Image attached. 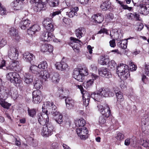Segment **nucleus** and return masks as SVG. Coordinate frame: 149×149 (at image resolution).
<instances>
[{
    "instance_id": "nucleus-1",
    "label": "nucleus",
    "mask_w": 149,
    "mask_h": 149,
    "mask_svg": "<svg viewBox=\"0 0 149 149\" xmlns=\"http://www.w3.org/2000/svg\"><path fill=\"white\" fill-rule=\"evenodd\" d=\"M88 72L86 67L84 65L79 66L75 68L73 72V77L79 82H83L85 77L88 75Z\"/></svg>"
},
{
    "instance_id": "nucleus-2",
    "label": "nucleus",
    "mask_w": 149,
    "mask_h": 149,
    "mask_svg": "<svg viewBox=\"0 0 149 149\" xmlns=\"http://www.w3.org/2000/svg\"><path fill=\"white\" fill-rule=\"evenodd\" d=\"M128 65L124 64H120L117 67V72L120 78L123 79H126L130 76Z\"/></svg>"
},
{
    "instance_id": "nucleus-3",
    "label": "nucleus",
    "mask_w": 149,
    "mask_h": 149,
    "mask_svg": "<svg viewBox=\"0 0 149 149\" xmlns=\"http://www.w3.org/2000/svg\"><path fill=\"white\" fill-rule=\"evenodd\" d=\"M43 114L39 113L37 114L36 119L41 125H45L49 123V117L48 114V110L43 108L42 110Z\"/></svg>"
},
{
    "instance_id": "nucleus-4",
    "label": "nucleus",
    "mask_w": 149,
    "mask_h": 149,
    "mask_svg": "<svg viewBox=\"0 0 149 149\" xmlns=\"http://www.w3.org/2000/svg\"><path fill=\"white\" fill-rule=\"evenodd\" d=\"M97 107L98 110L104 117L107 118L111 115V110L107 104L102 103V104H98Z\"/></svg>"
},
{
    "instance_id": "nucleus-5",
    "label": "nucleus",
    "mask_w": 149,
    "mask_h": 149,
    "mask_svg": "<svg viewBox=\"0 0 149 149\" xmlns=\"http://www.w3.org/2000/svg\"><path fill=\"white\" fill-rule=\"evenodd\" d=\"M51 108L52 111L50 109L49 112L54 116L55 121L58 124H61L63 121L62 115L57 110V107L56 105L52 107Z\"/></svg>"
},
{
    "instance_id": "nucleus-6",
    "label": "nucleus",
    "mask_w": 149,
    "mask_h": 149,
    "mask_svg": "<svg viewBox=\"0 0 149 149\" xmlns=\"http://www.w3.org/2000/svg\"><path fill=\"white\" fill-rule=\"evenodd\" d=\"M44 126L41 130V134L45 137H48L51 136L53 131V126L50 123Z\"/></svg>"
},
{
    "instance_id": "nucleus-7",
    "label": "nucleus",
    "mask_w": 149,
    "mask_h": 149,
    "mask_svg": "<svg viewBox=\"0 0 149 149\" xmlns=\"http://www.w3.org/2000/svg\"><path fill=\"white\" fill-rule=\"evenodd\" d=\"M6 77L8 80L13 84H17L20 82L19 76L16 72H9L6 75Z\"/></svg>"
},
{
    "instance_id": "nucleus-8",
    "label": "nucleus",
    "mask_w": 149,
    "mask_h": 149,
    "mask_svg": "<svg viewBox=\"0 0 149 149\" xmlns=\"http://www.w3.org/2000/svg\"><path fill=\"white\" fill-rule=\"evenodd\" d=\"M32 101L34 103H39L42 101V98L41 92L38 90L34 91L32 93Z\"/></svg>"
},
{
    "instance_id": "nucleus-9",
    "label": "nucleus",
    "mask_w": 149,
    "mask_h": 149,
    "mask_svg": "<svg viewBox=\"0 0 149 149\" xmlns=\"http://www.w3.org/2000/svg\"><path fill=\"white\" fill-rule=\"evenodd\" d=\"M19 54L18 50L14 47H10L8 51V57L12 60H16Z\"/></svg>"
},
{
    "instance_id": "nucleus-10",
    "label": "nucleus",
    "mask_w": 149,
    "mask_h": 149,
    "mask_svg": "<svg viewBox=\"0 0 149 149\" xmlns=\"http://www.w3.org/2000/svg\"><path fill=\"white\" fill-rule=\"evenodd\" d=\"M79 8L77 7H74L66 8L65 11L66 12V15L69 17L72 18L75 15L77 16V12Z\"/></svg>"
},
{
    "instance_id": "nucleus-11",
    "label": "nucleus",
    "mask_w": 149,
    "mask_h": 149,
    "mask_svg": "<svg viewBox=\"0 0 149 149\" xmlns=\"http://www.w3.org/2000/svg\"><path fill=\"white\" fill-rule=\"evenodd\" d=\"M70 39L71 41H73V43H71V42H70V45L72 47L74 51L76 52H79V47L77 46V43H78L79 45H80L79 43L81 41L79 40L78 39L76 38L71 37L70 38Z\"/></svg>"
},
{
    "instance_id": "nucleus-12",
    "label": "nucleus",
    "mask_w": 149,
    "mask_h": 149,
    "mask_svg": "<svg viewBox=\"0 0 149 149\" xmlns=\"http://www.w3.org/2000/svg\"><path fill=\"white\" fill-rule=\"evenodd\" d=\"M140 13L144 15H147L149 13V4L144 3L139 6Z\"/></svg>"
},
{
    "instance_id": "nucleus-13",
    "label": "nucleus",
    "mask_w": 149,
    "mask_h": 149,
    "mask_svg": "<svg viewBox=\"0 0 149 149\" xmlns=\"http://www.w3.org/2000/svg\"><path fill=\"white\" fill-rule=\"evenodd\" d=\"M76 132L77 135L82 139L85 138V136L88 133L87 129L84 127L77 128Z\"/></svg>"
},
{
    "instance_id": "nucleus-14",
    "label": "nucleus",
    "mask_w": 149,
    "mask_h": 149,
    "mask_svg": "<svg viewBox=\"0 0 149 149\" xmlns=\"http://www.w3.org/2000/svg\"><path fill=\"white\" fill-rule=\"evenodd\" d=\"M42 1L43 0H40L35 3L34 7V10L35 11H40L42 10H44L45 9V7L46 6L45 3Z\"/></svg>"
},
{
    "instance_id": "nucleus-15",
    "label": "nucleus",
    "mask_w": 149,
    "mask_h": 149,
    "mask_svg": "<svg viewBox=\"0 0 149 149\" xmlns=\"http://www.w3.org/2000/svg\"><path fill=\"white\" fill-rule=\"evenodd\" d=\"M99 90V93L103 97L113 96L114 95V93H113V91L111 92L108 88L104 89V88H101Z\"/></svg>"
},
{
    "instance_id": "nucleus-16",
    "label": "nucleus",
    "mask_w": 149,
    "mask_h": 149,
    "mask_svg": "<svg viewBox=\"0 0 149 149\" xmlns=\"http://www.w3.org/2000/svg\"><path fill=\"white\" fill-rule=\"evenodd\" d=\"M13 60L10 63L9 65L6 67L7 70H17V69L19 68V62L16 60Z\"/></svg>"
},
{
    "instance_id": "nucleus-17",
    "label": "nucleus",
    "mask_w": 149,
    "mask_h": 149,
    "mask_svg": "<svg viewBox=\"0 0 149 149\" xmlns=\"http://www.w3.org/2000/svg\"><path fill=\"white\" fill-rule=\"evenodd\" d=\"M41 38L43 41H48L51 40L54 38V36L51 32H46L42 34Z\"/></svg>"
},
{
    "instance_id": "nucleus-18",
    "label": "nucleus",
    "mask_w": 149,
    "mask_h": 149,
    "mask_svg": "<svg viewBox=\"0 0 149 149\" xmlns=\"http://www.w3.org/2000/svg\"><path fill=\"white\" fill-rule=\"evenodd\" d=\"M113 93H115L117 97V101L119 102L123 101L124 100L122 93L119 91L118 88L117 87H114L113 89Z\"/></svg>"
},
{
    "instance_id": "nucleus-19",
    "label": "nucleus",
    "mask_w": 149,
    "mask_h": 149,
    "mask_svg": "<svg viewBox=\"0 0 149 149\" xmlns=\"http://www.w3.org/2000/svg\"><path fill=\"white\" fill-rule=\"evenodd\" d=\"M9 34L13 38L17 41H19L20 39V37L19 36L18 32L13 27L10 29Z\"/></svg>"
},
{
    "instance_id": "nucleus-20",
    "label": "nucleus",
    "mask_w": 149,
    "mask_h": 149,
    "mask_svg": "<svg viewBox=\"0 0 149 149\" xmlns=\"http://www.w3.org/2000/svg\"><path fill=\"white\" fill-rule=\"evenodd\" d=\"M91 18L95 23L100 24L103 21L104 17L101 14L94 15L92 16Z\"/></svg>"
},
{
    "instance_id": "nucleus-21",
    "label": "nucleus",
    "mask_w": 149,
    "mask_h": 149,
    "mask_svg": "<svg viewBox=\"0 0 149 149\" xmlns=\"http://www.w3.org/2000/svg\"><path fill=\"white\" fill-rule=\"evenodd\" d=\"M40 50L43 52H51L53 50V47L50 44H43L40 46Z\"/></svg>"
},
{
    "instance_id": "nucleus-22",
    "label": "nucleus",
    "mask_w": 149,
    "mask_h": 149,
    "mask_svg": "<svg viewBox=\"0 0 149 149\" xmlns=\"http://www.w3.org/2000/svg\"><path fill=\"white\" fill-rule=\"evenodd\" d=\"M85 29L83 27H80L75 31V34L77 37L80 39L84 36L86 33Z\"/></svg>"
},
{
    "instance_id": "nucleus-23",
    "label": "nucleus",
    "mask_w": 149,
    "mask_h": 149,
    "mask_svg": "<svg viewBox=\"0 0 149 149\" xmlns=\"http://www.w3.org/2000/svg\"><path fill=\"white\" fill-rule=\"evenodd\" d=\"M99 73L101 76L109 78L111 77V75L107 68H102L99 70Z\"/></svg>"
},
{
    "instance_id": "nucleus-24",
    "label": "nucleus",
    "mask_w": 149,
    "mask_h": 149,
    "mask_svg": "<svg viewBox=\"0 0 149 149\" xmlns=\"http://www.w3.org/2000/svg\"><path fill=\"white\" fill-rule=\"evenodd\" d=\"M40 27L37 24H35L29 28L27 31L29 34L31 35L34 34L35 32L40 30Z\"/></svg>"
},
{
    "instance_id": "nucleus-25",
    "label": "nucleus",
    "mask_w": 149,
    "mask_h": 149,
    "mask_svg": "<svg viewBox=\"0 0 149 149\" xmlns=\"http://www.w3.org/2000/svg\"><path fill=\"white\" fill-rule=\"evenodd\" d=\"M31 22L30 21L29 19H23L20 22L19 26L22 29L24 30L29 27Z\"/></svg>"
},
{
    "instance_id": "nucleus-26",
    "label": "nucleus",
    "mask_w": 149,
    "mask_h": 149,
    "mask_svg": "<svg viewBox=\"0 0 149 149\" xmlns=\"http://www.w3.org/2000/svg\"><path fill=\"white\" fill-rule=\"evenodd\" d=\"M33 76L29 73H26L24 75V80L27 84H29L33 81Z\"/></svg>"
},
{
    "instance_id": "nucleus-27",
    "label": "nucleus",
    "mask_w": 149,
    "mask_h": 149,
    "mask_svg": "<svg viewBox=\"0 0 149 149\" xmlns=\"http://www.w3.org/2000/svg\"><path fill=\"white\" fill-rule=\"evenodd\" d=\"M35 57L33 54L29 52H26L23 54V59L25 61L31 62Z\"/></svg>"
},
{
    "instance_id": "nucleus-28",
    "label": "nucleus",
    "mask_w": 149,
    "mask_h": 149,
    "mask_svg": "<svg viewBox=\"0 0 149 149\" xmlns=\"http://www.w3.org/2000/svg\"><path fill=\"white\" fill-rule=\"evenodd\" d=\"M66 107L68 109H72L74 104V101L71 98L68 97L65 100Z\"/></svg>"
},
{
    "instance_id": "nucleus-29",
    "label": "nucleus",
    "mask_w": 149,
    "mask_h": 149,
    "mask_svg": "<svg viewBox=\"0 0 149 149\" xmlns=\"http://www.w3.org/2000/svg\"><path fill=\"white\" fill-rule=\"evenodd\" d=\"M21 0H15L11 3V6L13 7H15L16 10H19L22 7V3Z\"/></svg>"
},
{
    "instance_id": "nucleus-30",
    "label": "nucleus",
    "mask_w": 149,
    "mask_h": 149,
    "mask_svg": "<svg viewBox=\"0 0 149 149\" xmlns=\"http://www.w3.org/2000/svg\"><path fill=\"white\" fill-rule=\"evenodd\" d=\"M109 62V57L107 56H102L98 60V63L103 65H106Z\"/></svg>"
},
{
    "instance_id": "nucleus-31",
    "label": "nucleus",
    "mask_w": 149,
    "mask_h": 149,
    "mask_svg": "<svg viewBox=\"0 0 149 149\" xmlns=\"http://www.w3.org/2000/svg\"><path fill=\"white\" fill-rule=\"evenodd\" d=\"M50 79L52 80L53 82L57 83L58 82L60 77L58 73L54 72L52 73V74H51Z\"/></svg>"
},
{
    "instance_id": "nucleus-32",
    "label": "nucleus",
    "mask_w": 149,
    "mask_h": 149,
    "mask_svg": "<svg viewBox=\"0 0 149 149\" xmlns=\"http://www.w3.org/2000/svg\"><path fill=\"white\" fill-rule=\"evenodd\" d=\"M54 106H55V105L54 104L53 102L49 101L45 102L44 103L42 106V110H43V109H45V110H46L45 109V108L46 109H48L49 111L51 109V111H52V109L51 108H52V107Z\"/></svg>"
},
{
    "instance_id": "nucleus-33",
    "label": "nucleus",
    "mask_w": 149,
    "mask_h": 149,
    "mask_svg": "<svg viewBox=\"0 0 149 149\" xmlns=\"http://www.w3.org/2000/svg\"><path fill=\"white\" fill-rule=\"evenodd\" d=\"M78 87L80 89L81 93L83 95L82 99L83 100H84V99H90V95L86 92H85L84 93V89L81 86H78Z\"/></svg>"
},
{
    "instance_id": "nucleus-34",
    "label": "nucleus",
    "mask_w": 149,
    "mask_h": 149,
    "mask_svg": "<svg viewBox=\"0 0 149 149\" xmlns=\"http://www.w3.org/2000/svg\"><path fill=\"white\" fill-rule=\"evenodd\" d=\"M51 75L47 71H42L41 74V76L45 81L47 80L48 79H50Z\"/></svg>"
},
{
    "instance_id": "nucleus-35",
    "label": "nucleus",
    "mask_w": 149,
    "mask_h": 149,
    "mask_svg": "<svg viewBox=\"0 0 149 149\" xmlns=\"http://www.w3.org/2000/svg\"><path fill=\"white\" fill-rule=\"evenodd\" d=\"M75 124L77 127H84V125L86 123L85 120L82 118H80L78 120L75 121Z\"/></svg>"
},
{
    "instance_id": "nucleus-36",
    "label": "nucleus",
    "mask_w": 149,
    "mask_h": 149,
    "mask_svg": "<svg viewBox=\"0 0 149 149\" xmlns=\"http://www.w3.org/2000/svg\"><path fill=\"white\" fill-rule=\"evenodd\" d=\"M91 97L94 100L97 101L100 100L102 97L101 94L99 93V90L98 91L97 93H94L92 94Z\"/></svg>"
},
{
    "instance_id": "nucleus-37",
    "label": "nucleus",
    "mask_w": 149,
    "mask_h": 149,
    "mask_svg": "<svg viewBox=\"0 0 149 149\" xmlns=\"http://www.w3.org/2000/svg\"><path fill=\"white\" fill-rule=\"evenodd\" d=\"M50 6L54 7L58 5L59 1L58 0H46Z\"/></svg>"
},
{
    "instance_id": "nucleus-38",
    "label": "nucleus",
    "mask_w": 149,
    "mask_h": 149,
    "mask_svg": "<svg viewBox=\"0 0 149 149\" xmlns=\"http://www.w3.org/2000/svg\"><path fill=\"white\" fill-rule=\"evenodd\" d=\"M52 21L51 18H46L42 22L44 27L49 25V24H52Z\"/></svg>"
},
{
    "instance_id": "nucleus-39",
    "label": "nucleus",
    "mask_w": 149,
    "mask_h": 149,
    "mask_svg": "<svg viewBox=\"0 0 149 149\" xmlns=\"http://www.w3.org/2000/svg\"><path fill=\"white\" fill-rule=\"evenodd\" d=\"M110 7L108 2L107 1L103 3L100 6V8L103 10H106Z\"/></svg>"
},
{
    "instance_id": "nucleus-40",
    "label": "nucleus",
    "mask_w": 149,
    "mask_h": 149,
    "mask_svg": "<svg viewBox=\"0 0 149 149\" xmlns=\"http://www.w3.org/2000/svg\"><path fill=\"white\" fill-rule=\"evenodd\" d=\"M118 45L120 47L123 49H125L127 47V41H120L118 42Z\"/></svg>"
},
{
    "instance_id": "nucleus-41",
    "label": "nucleus",
    "mask_w": 149,
    "mask_h": 149,
    "mask_svg": "<svg viewBox=\"0 0 149 149\" xmlns=\"http://www.w3.org/2000/svg\"><path fill=\"white\" fill-rule=\"evenodd\" d=\"M93 82V79H90L88 81L86 82H84V86L85 88H87L90 87L92 86Z\"/></svg>"
},
{
    "instance_id": "nucleus-42",
    "label": "nucleus",
    "mask_w": 149,
    "mask_h": 149,
    "mask_svg": "<svg viewBox=\"0 0 149 149\" xmlns=\"http://www.w3.org/2000/svg\"><path fill=\"white\" fill-rule=\"evenodd\" d=\"M38 67L40 69H46L47 68V63L46 61H43L38 65Z\"/></svg>"
},
{
    "instance_id": "nucleus-43",
    "label": "nucleus",
    "mask_w": 149,
    "mask_h": 149,
    "mask_svg": "<svg viewBox=\"0 0 149 149\" xmlns=\"http://www.w3.org/2000/svg\"><path fill=\"white\" fill-rule=\"evenodd\" d=\"M124 137V135L120 132H117L115 137L118 141H120L123 139Z\"/></svg>"
},
{
    "instance_id": "nucleus-44",
    "label": "nucleus",
    "mask_w": 149,
    "mask_h": 149,
    "mask_svg": "<svg viewBox=\"0 0 149 149\" xmlns=\"http://www.w3.org/2000/svg\"><path fill=\"white\" fill-rule=\"evenodd\" d=\"M108 64L109 67V68L112 69H114L116 67V63L115 61L113 60H111L108 62L107 63Z\"/></svg>"
},
{
    "instance_id": "nucleus-45",
    "label": "nucleus",
    "mask_w": 149,
    "mask_h": 149,
    "mask_svg": "<svg viewBox=\"0 0 149 149\" xmlns=\"http://www.w3.org/2000/svg\"><path fill=\"white\" fill-rule=\"evenodd\" d=\"M141 144L144 147H149V140L147 139L142 140L141 141Z\"/></svg>"
},
{
    "instance_id": "nucleus-46",
    "label": "nucleus",
    "mask_w": 149,
    "mask_h": 149,
    "mask_svg": "<svg viewBox=\"0 0 149 149\" xmlns=\"http://www.w3.org/2000/svg\"><path fill=\"white\" fill-rule=\"evenodd\" d=\"M134 5L139 7L144 3L142 2V0H132Z\"/></svg>"
},
{
    "instance_id": "nucleus-47",
    "label": "nucleus",
    "mask_w": 149,
    "mask_h": 149,
    "mask_svg": "<svg viewBox=\"0 0 149 149\" xmlns=\"http://www.w3.org/2000/svg\"><path fill=\"white\" fill-rule=\"evenodd\" d=\"M39 68L36 65H32L30 68V71L34 73H36Z\"/></svg>"
},
{
    "instance_id": "nucleus-48",
    "label": "nucleus",
    "mask_w": 149,
    "mask_h": 149,
    "mask_svg": "<svg viewBox=\"0 0 149 149\" xmlns=\"http://www.w3.org/2000/svg\"><path fill=\"white\" fill-rule=\"evenodd\" d=\"M40 82L39 80H37L34 82V86L37 90L41 88L42 86L40 84Z\"/></svg>"
},
{
    "instance_id": "nucleus-49",
    "label": "nucleus",
    "mask_w": 149,
    "mask_h": 149,
    "mask_svg": "<svg viewBox=\"0 0 149 149\" xmlns=\"http://www.w3.org/2000/svg\"><path fill=\"white\" fill-rule=\"evenodd\" d=\"M6 11L5 8L0 3V14L3 15L6 14Z\"/></svg>"
},
{
    "instance_id": "nucleus-50",
    "label": "nucleus",
    "mask_w": 149,
    "mask_h": 149,
    "mask_svg": "<svg viewBox=\"0 0 149 149\" xmlns=\"http://www.w3.org/2000/svg\"><path fill=\"white\" fill-rule=\"evenodd\" d=\"M116 0L118 1V3H119L123 8L124 9H127L129 10H131L132 8L131 7H129L127 5H124L123 2L120 1H118V0Z\"/></svg>"
},
{
    "instance_id": "nucleus-51",
    "label": "nucleus",
    "mask_w": 149,
    "mask_h": 149,
    "mask_svg": "<svg viewBox=\"0 0 149 149\" xmlns=\"http://www.w3.org/2000/svg\"><path fill=\"white\" fill-rule=\"evenodd\" d=\"M28 112L29 116L31 117H33L36 114V111L34 109L28 110Z\"/></svg>"
},
{
    "instance_id": "nucleus-52",
    "label": "nucleus",
    "mask_w": 149,
    "mask_h": 149,
    "mask_svg": "<svg viewBox=\"0 0 149 149\" xmlns=\"http://www.w3.org/2000/svg\"><path fill=\"white\" fill-rule=\"evenodd\" d=\"M130 67L131 71H135L137 68L136 66L134 65V63L130 62H129Z\"/></svg>"
},
{
    "instance_id": "nucleus-53",
    "label": "nucleus",
    "mask_w": 149,
    "mask_h": 149,
    "mask_svg": "<svg viewBox=\"0 0 149 149\" xmlns=\"http://www.w3.org/2000/svg\"><path fill=\"white\" fill-rule=\"evenodd\" d=\"M63 60H62L60 63H57L56 64V69L62 71V65H63Z\"/></svg>"
},
{
    "instance_id": "nucleus-54",
    "label": "nucleus",
    "mask_w": 149,
    "mask_h": 149,
    "mask_svg": "<svg viewBox=\"0 0 149 149\" xmlns=\"http://www.w3.org/2000/svg\"><path fill=\"white\" fill-rule=\"evenodd\" d=\"M11 95L12 98L14 100L16 99L18 97L17 92V91L15 90L11 92Z\"/></svg>"
},
{
    "instance_id": "nucleus-55",
    "label": "nucleus",
    "mask_w": 149,
    "mask_h": 149,
    "mask_svg": "<svg viewBox=\"0 0 149 149\" xmlns=\"http://www.w3.org/2000/svg\"><path fill=\"white\" fill-rule=\"evenodd\" d=\"M104 116H100L99 119V123L101 125L104 124L106 122V120L104 118Z\"/></svg>"
},
{
    "instance_id": "nucleus-56",
    "label": "nucleus",
    "mask_w": 149,
    "mask_h": 149,
    "mask_svg": "<svg viewBox=\"0 0 149 149\" xmlns=\"http://www.w3.org/2000/svg\"><path fill=\"white\" fill-rule=\"evenodd\" d=\"M44 27L48 31H53L54 30V26L52 24H49V25L46 26Z\"/></svg>"
},
{
    "instance_id": "nucleus-57",
    "label": "nucleus",
    "mask_w": 149,
    "mask_h": 149,
    "mask_svg": "<svg viewBox=\"0 0 149 149\" xmlns=\"http://www.w3.org/2000/svg\"><path fill=\"white\" fill-rule=\"evenodd\" d=\"M145 74L148 76H149V63L145 65Z\"/></svg>"
},
{
    "instance_id": "nucleus-58",
    "label": "nucleus",
    "mask_w": 149,
    "mask_h": 149,
    "mask_svg": "<svg viewBox=\"0 0 149 149\" xmlns=\"http://www.w3.org/2000/svg\"><path fill=\"white\" fill-rule=\"evenodd\" d=\"M63 65L62 66V71H63L65 70H68L69 69L68 66L67 64L64 61H63Z\"/></svg>"
},
{
    "instance_id": "nucleus-59",
    "label": "nucleus",
    "mask_w": 149,
    "mask_h": 149,
    "mask_svg": "<svg viewBox=\"0 0 149 149\" xmlns=\"http://www.w3.org/2000/svg\"><path fill=\"white\" fill-rule=\"evenodd\" d=\"M73 0H65V2H63V4H66V5L68 7L72 6L71 3H72Z\"/></svg>"
},
{
    "instance_id": "nucleus-60",
    "label": "nucleus",
    "mask_w": 149,
    "mask_h": 149,
    "mask_svg": "<svg viewBox=\"0 0 149 149\" xmlns=\"http://www.w3.org/2000/svg\"><path fill=\"white\" fill-rule=\"evenodd\" d=\"M127 19L130 20H133L134 13H128L126 15Z\"/></svg>"
},
{
    "instance_id": "nucleus-61",
    "label": "nucleus",
    "mask_w": 149,
    "mask_h": 149,
    "mask_svg": "<svg viewBox=\"0 0 149 149\" xmlns=\"http://www.w3.org/2000/svg\"><path fill=\"white\" fill-rule=\"evenodd\" d=\"M10 104L8 103L7 102H4L2 105H1L2 107H3L4 108H6L7 109H8L9 107L10 106Z\"/></svg>"
},
{
    "instance_id": "nucleus-62",
    "label": "nucleus",
    "mask_w": 149,
    "mask_h": 149,
    "mask_svg": "<svg viewBox=\"0 0 149 149\" xmlns=\"http://www.w3.org/2000/svg\"><path fill=\"white\" fill-rule=\"evenodd\" d=\"M7 43V41L5 39L2 38L0 41V47H3Z\"/></svg>"
},
{
    "instance_id": "nucleus-63",
    "label": "nucleus",
    "mask_w": 149,
    "mask_h": 149,
    "mask_svg": "<svg viewBox=\"0 0 149 149\" xmlns=\"http://www.w3.org/2000/svg\"><path fill=\"white\" fill-rule=\"evenodd\" d=\"M6 61L0 59V69L3 68L6 65Z\"/></svg>"
},
{
    "instance_id": "nucleus-64",
    "label": "nucleus",
    "mask_w": 149,
    "mask_h": 149,
    "mask_svg": "<svg viewBox=\"0 0 149 149\" xmlns=\"http://www.w3.org/2000/svg\"><path fill=\"white\" fill-rule=\"evenodd\" d=\"M58 144L56 142L53 143L51 145V149H58Z\"/></svg>"
}]
</instances>
